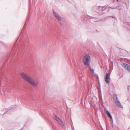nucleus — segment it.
<instances>
[{"instance_id":"nucleus-8","label":"nucleus","mask_w":130,"mask_h":130,"mask_svg":"<svg viewBox=\"0 0 130 130\" xmlns=\"http://www.w3.org/2000/svg\"><path fill=\"white\" fill-rule=\"evenodd\" d=\"M104 110L105 111H106V114L111 119V120H112V122H113V120L112 116L109 111L108 110H106L105 109Z\"/></svg>"},{"instance_id":"nucleus-9","label":"nucleus","mask_w":130,"mask_h":130,"mask_svg":"<svg viewBox=\"0 0 130 130\" xmlns=\"http://www.w3.org/2000/svg\"><path fill=\"white\" fill-rule=\"evenodd\" d=\"M113 99L114 101L115 102L118 101V97L116 94H115L113 96Z\"/></svg>"},{"instance_id":"nucleus-2","label":"nucleus","mask_w":130,"mask_h":130,"mask_svg":"<svg viewBox=\"0 0 130 130\" xmlns=\"http://www.w3.org/2000/svg\"><path fill=\"white\" fill-rule=\"evenodd\" d=\"M83 60L85 65L87 66H89L90 57L88 55H85L83 58Z\"/></svg>"},{"instance_id":"nucleus-13","label":"nucleus","mask_w":130,"mask_h":130,"mask_svg":"<svg viewBox=\"0 0 130 130\" xmlns=\"http://www.w3.org/2000/svg\"><path fill=\"white\" fill-rule=\"evenodd\" d=\"M93 20L94 21H95V18H93Z\"/></svg>"},{"instance_id":"nucleus-6","label":"nucleus","mask_w":130,"mask_h":130,"mask_svg":"<svg viewBox=\"0 0 130 130\" xmlns=\"http://www.w3.org/2000/svg\"><path fill=\"white\" fill-rule=\"evenodd\" d=\"M122 66L126 70L130 72V67L127 64L125 63H123L122 64Z\"/></svg>"},{"instance_id":"nucleus-5","label":"nucleus","mask_w":130,"mask_h":130,"mask_svg":"<svg viewBox=\"0 0 130 130\" xmlns=\"http://www.w3.org/2000/svg\"><path fill=\"white\" fill-rule=\"evenodd\" d=\"M55 120L58 122L59 124L61 126H63V124L62 121L60 119V118L57 117L56 116H55Z\"/></svg>"},{"instance_id":"nucleus-11","label":"nucleus","mask_w":130,"mask_h":130,"mask_svg":"<svg viewBox=\"0 0 130 130\" xmlns=\"http://www.w3.org/2000/svg\"><path fill=\"white\" fill-rule=\"evenodd\" d=\"M127 89L128 91L129 90V89H130V86H128L127 87Z\"/></svg>"},{"instance_id":"nucleus-10","label":"nucleus","mask_w":130,"mask_h":130,"mask_svg":"<svg viewBox=\"0 0 130 130\" xmlns=\"http://www.w3.org/2000/svg\"><path fill=\"white\" fill-rule=\"evenodd\" d=\"M89 66V67L90 69L91 72L92 73H94V70L93 69H91V68L90 66Z\"/></svg>"},{"instance_id":"nucleus-17","label":"nucleus","mask_w":130,"mask_h":130,"mask_svg":"<svg viewBox=\"0 0 130 130\" xmlns=\"http://www.w3.org/2000/svg\"><path fill=\"white\" fill-rule=\"evenodd\" d=\"M25 24H24V26H25Z\"/></svg>"},{"instance_id":"nucleus-15","label":"nucleus","mask_w":130,"mask_h":130,"mask_svg":"<svg viewBox=\"0 0 130 130\" xmlns=\"http://www.w3.org/2000/svg\"><path fill=\"white\" fill-rule=\"evenodd\" d=\"M95 113L96 114V110H95Z\"/></svg>"},{"instance_id":"nucleus-12","label":"nucleus","mask_w":130,"mask_h":130,"mask_svg":"<svg viewBox=\"0 0 130 130\" xmlns=\"http://www.w3.org/2000/svg\"><path fill=\"white\" fill-rule=\"evenodd\" d=\"M117 1L119 2H122L123 0H117Z\"/></svg>"},{"instance_id":"nucleus-16","label":"nucleus","mask_w":130,"mask_h":130,"mask_svg":"<svg viewBox=\"0 0 130 130\" xmlns=\"http://www.w3.org/2000/svg\"><path fill=\"white\" fill-rule=\"evenodd\" d=\"M104 10H102V11H104Z\"/></svg>"},{"instance_id":"nucleus-1","label":"nucleus","mask_w":130,"mask_h":130,"mask_svg":"<svg viewBox=\"0 0 130 130\" xmlns=\"http://www.w3.org/2000/svg\"><path fill=\"white\" fill-rule=\"evenodd\" d=\"M22 77L26 82L34 87H37L38 85L39 82L37 79H33L27 74L24 72L21 73Z\"/></svg>"},{"instance_id":"nucleus-4","label":"nucleus","mask_w":130,"mask_h":130,"mask_svg":"<svg viewBox=\"0 0 130 130\" xmlns=\"http://www.w3.org/2000/svg\"><path fill=\"white\" fill-rule=\"evenodd\" d=\"M110 78V75L108 73H106L105 77V80L106 83L109 84V79Z\"/></svg>"},{"instance_id":"nucleus-18","label":"nucleus","mask_w":130,"mask_h":130,"mask_svg":"<svg viewBox=\"0 0 130 130\" xmlns=\"http://www.w3.org/2000/svg\"><path fill=\"white\" fill-rule=\"evenodd\" d=\"M21 130H22V129H21Z\"/></svg>"},{"instance_id":"nucleus-14","label":"nucleus","mask_w":130,"mask_h":130,"mask_svg":"<svg viewBox=\"0 0 130 130\" xmlns=\"http://www.w3.org/2000/svg\"><path fill=\"white\" fill-rule=\"evenodd\" d=\"M128 130H130V126L128 128Z\"/></svg>"},{"instance_id":"nucleus-3","label":"nucleus","mask_w":130,"mask_h":130,"mask_svg":"<svg viewBox=\"0 0 130 130\" xmlns=\"http://www.w3.org/2000/svg\"><path fill=\"white\" fill-rule=\"evenodd\" d=\"M53 12L54 16L57 20L59 21L61 20L62 18L58 13L55 12L54 10H53Z\"/></svg>"},{"instance_id":"nucleus-7","label":"nucleus","mask_w":130,"mask_h":130,"mask_svg":"<svg viewBox=\"0 0 130 130\" xmlns=\"http://www.w3.org/2000/svg\"><path fill=\"white\" fill-rule=\"evenodd\" d=\"M115 104L119 108H123L122 106L121 105L120 102L119 101H118L115 102Z\"/></svg>"}]
</instances>
